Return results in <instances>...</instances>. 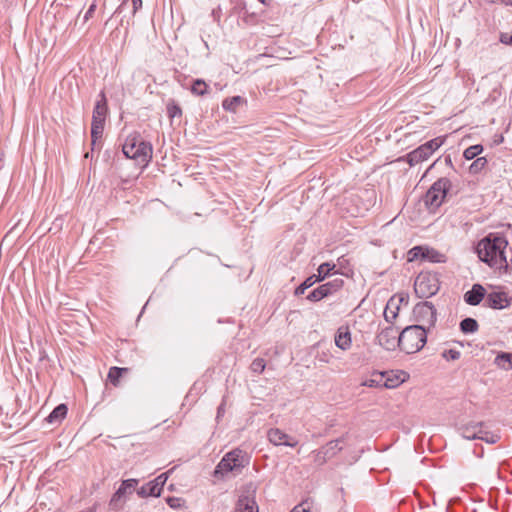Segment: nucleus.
Returning <instances> with one entry per match:
<instances>
[{"label": "nucleus", "instance_id": "nucleus-1", "mask_svg": "<svg viewBox=\"0 0 512 512\" xmlns=\"http://www.w3.org/2000/svg\"><path fill=\"white\" fill-rule=\"evenodd\" d=\"M507 246L508 241L504 236L490 233L478 242L476 252L482 262L501 273H507L509 270L505 256Z\"/></svg>", "mask_w": 512, "mask_h": 512}, {"label": "nucleus", "instance_id": "nucleus-2", "mask_svg": "<svg viewBox=\"0 0 512 512\" xmlns=\"http://www.w3.org/2000/svg\"><path fill=\"white\" fill-rule=\"evenodd\" d=\"M122 151L127 158L145 167L152 159L153 148L151 143L144 141L139 133H133L127 136Z\"/></svg>", "mask_w": 512, "mask_h": 512}, {"label": "nucleus", "instance_id": "nucleus-3", "mask_svg": "<svg viewBox=\"0 0 512 512\" xmlns=\"http://www.w3.org/2000/svg\"><path fill=\"white\" fill-rule=\"evenodd\" d=\"M400 349L407 354L420 351L427 342V331L422 325H411L399 334Z\"/></svg>", "mask_w": 512, "mask_h": 512}, {"label": "nucleus", "instance_id": "nucleus-4", "mask_svg": "<svg viewBox=\"0 0 512 512\" xmlns=\"http://www.w3.org/2000/svg\"><path fill=\"white\" fill-rule=\"evenodd\" d=\"M247 465H249L248 454L236 448L223 456L214 470V476L220 478L229 472H240Z\"/></svg>", "mask_w": 512, "mask_h": 512}, {"label": "nucleus", "instance_id": "nucleus-5", "mask_svg": "<svg viewBox=\"0 0 512 512\" xmlns=\"http://www.w3.org/2000/svg\"><path fill=\"white\" fill-rule=\"evenodd\" d=\"M457 192V190L453 191L452 182L449 178H439L426 192L424 197L425 205L431 210L437 209L441 206L447 195L457 194Z\"/></svg>", "mask_w": 512, "mask_h": 512}, {"label": "nucleus", "instance_id": "nucleus-6", "mask_svg": "<svg viewBox=\"0 0 512 512\" xmlns=\"http://www.w3.org/2000/svg\"><path fill=\"white\" fill-rule=\"evenodd\" d=\"M445 137H436L420 145L413 151L405 155V160L410 166H415L427 160L436 150H438L444 143Z\"/></svg>", "mask_w": 512, "mask_h": 512}, {"label": "nucleus", "instance_id": "nucleus-7", "mask_svg": "<svg viewBox=\"0 0 512 512\" xmlns=\"http://www.w3.org/2000/svg\"><path fill=\"white\" fill-rule=\"evenodd\" d=\"M484 427V422L471 421L469 423L462 425L459 428V431L461 435L468 440L480 439L487 443H496L499 439V436L484 430Z\"/></svg>", "mask_w": 512, "mask_h": 512}, {"label": "nucleus", "instance_id": "nucleus-8", "mask_svg": "<svg viewBox=\"0 0 512 512\" xmlns=\"http://www.w3.org/2000/svg\"><path fill=\"white\" fill-rule=\"evenodd\" d=\"M414 290L419 298H429L439 290V281L435 274L420 273L414 282Z\"/></svg>", "mask_w": 512, "mask_h": 512}, {"label": "nucleus", "instance_id": "nucleus-9", "mask_svg": "<svg viewBox=\"0 0 512 512\" xmlns=\"http://www.w3.org/2000/svg\"><path fill=\"white\" fill-rule=\"evenodd\" d=\"M137 485V479L123 480L120 487L112 495L109 501V508L113 511L121 510L126 502L127 497L134 492Z\"/></svg>", "mask_w": 512, "mask_h": 512}, {"label": "nucleus", "instance_id": "nucleus-10", "mask_svg": "<svg viewBox=\"0 0 512 512\" xmlns=\"http://www.w3.org/2000/svg\"><path fill=\"white\" fill-rule=\"evenodd\" d=\"M344 438H339L336 440L329 441L327 444L319 448L318 450H314L312 452L314 456V463L318 466L324 465L329 459L336 456L341 450Z\"/></svg>", "mask_w": 512, "mask_h": 512}, {"label": "nucleus", "instance_id": "nucleus-11", "mask_svg": "<svg viewBox=\"0 0 512 512\" xmlns=\"http://www.w3.org/2000/svg\"><path fill=\"white\" fill-rule=\"evenodd\" d=\"M343 285H344V280L342 278H335L331 281H328V282L318 286L316 289L311 291L307 295V299L312 302L320 301L330 295L335 294L339 290H341Z\"/></svg>", "mask_w": 512, "mask_h": 512}, {"label": "nucleus", "instance_id": "nucleus-12", "mask_svg": "<svg viewBox=\"0 0 512 512\" xmlns=\"http://www.w3.org/2000/svg\"><path fill=\"white\" fill-rule=\"evenodd\" d=\"M399 334L396 327L389 325L378 333L376 340L385 350L393 351L396 347L400 348Z\"/></svg>", "mask_w": 512, "mask_h": 512}, {"label": "nucleus", "instance_id": "nucleus-13", "mask_svg": "<svg viewBox=\"0 0 512 512\" xmlns=\"http://www.w3.org/2000/svg\"><path fill=\"white\" fill-rule=\"evenodd\" d=\"M417 321L434 326L436 322V309L431 302L425 301L418 303L413 309Z\"/></svg>", "mask_w": 512, "mask_h": 512}, {"label": "nucleus", "instance_id": "nucleus-14", "mask_svg": "<svg viewBox=\"0 0 512 512\" xmlns=\"http://www.w3.org/2000/svg\"><path fill=\"white\" fill-rule=\"evenodd\" d=\"M267 437L268 440L276 446L295 447L298 444V441L294 437H291L279 428H271L267 433Z\"/></svg>", "mask_w": 512, "mask_h": 512}, {"label": "nucleus", "instance_id": "nucleus-15", "mask_svg": "<svg viewBox=\"0 0 512 512\" xmlns=\"http://www.w3.org/2000/svg\"><path fill=\"white\" fill-rule=\"evenodd\" d=\"M511 300L506 292H491L485 298V306L492 309H504L511 305Z\"/></svg>", "mask_w": 512, "mask_h": 512}, {"label": "nucleus", "instance_id": "nucleus-16", "mask_svg": "<svg viewBox=\"0 0 512 512\" xmlns=\"http://www.w3.org/2000/svg\"><path fill=\"white\" fill-rule=\"evenodd\" d=\"M485 294L486 290L481 284H474L472 288L464 294V301L471 306H476L481 303Z\"/></svg>", "mask_w": 512, "mask_h": 512}, {"label": "nucleus", "instance_id": "nucleus-17", "mask_svg": "<svg viewBox=\"0 0 512 512\" xmlns=\"http://www.w3.org/2000/svg\"><path fill=\"white\" fill-rule=\"evenodd\" d=\"M234 512H259L258 505L256 503L254 496H239Z\"/></svg>", "mask_w": 512, "mask_h": 512}, {"label": "nucleus", "instance_id": "nucleus-18", "mask_svg": "<svg viewBox=\"0 0 512 512\" xmlns=\"http://www.w3.org/2000/svg\"><path fill=\"white\" fill-rule=\"evenodd\" d=\"M99 97L100 99L96 102L95 107L93 109L92 121H99L101 123H105L106 115L108 112L107 100L104 92H101Z\"/></svg>", "mask_w": 512, "mask_h": 512}, {"label": "nucleus", "instance_id": "nucleus-19", "mask_svg": "<svg viewBox=\"0 0 512 512\" xmlns=\"http://www.w3.org/2000/svg\"><path fill=\"white\" fill-rule=\"evenodd\" d=\"M335 344L341 350H347L351 346V333L347 326L338 328L335 335Z\"/></svg>", "mask_w": 512, "mask_h": 512}, {"label": "nucleus", "instance_id": "nucleus-20", "mask_svg": "<svg viewBox=\"0 0 512 512\" xmlns=\"http://www.w3.org/2000/svg\"><path fill=\"white\" fill-rule=\"evenodd\" d=\"M336 273V265L331 262H325L318 267L317 274H314L313 276L317 282H321L328 276L334 275Z\"/></svg>", "mask_w": 512, "mask_h": 512}, {"label": "nucleus", "instance_id": "nucleus-21", "mask_svg": "<svg viewBox=\"0 0 512 512\" xmlns=\"http://www.w3.org/2000/svg\"><path fill=\"white\" fill-rule=\"evenodd\" d=\"M105 123H101L99 121H92L91 123V146L92 151L95 147L100 143V140L103 135Z\"/></svg>", "mask_w": 512, "mask_h": 512}, {"label": "nucleus", "instance_id": "nucleus-22", "mask_svg": "<svg viewBox=\"0 0 512 512\" xmlns=\"http://www.w3.org/2000/svg\"><path fill=\"white\" fill-rule=\"evenodd\" d=\"M246 103V100L241 96H233L230 98H225L222 102V107L225 111H229L232 113L237 112L238 108Z\"/></svg>", "mask_w": 512, "mask_h": 512}, {"label": "nucleus", "instance_id": "nucleus-23", "mask_svg": "<svg viewBox=\"0 0 512 512\" xmlns=\"http://www.w3.org/2000/svg\"><path fill=\"white\" fill-rule=\"evenodd\" d=\"M137 494L139 497L146 498L149 496L158 497L160 496L161 492L157 487V483L149 481L148 483L144 484L137 490Z\"/></svg>", "mask_w": 512, "mask_h": 512}, {"label": "nucleus", "instance_id": "nucleus-24", "mask_svg": "<svg viewBox=\"0 0 512 512\" xmlns=\"http://www.w3.org/2000/svg\"><path fill=\"white\" fill-rule=\"evenodd\" d=\"M68 408L65 404H59L53 409V411L47 416L46 421L49 423L60 422L67 414Z\"/></svg>", "mask_w": 512, "mask_h": 512}, {"label": "nucleus", "instance_id": "nucleus-25", "mask_svg": "<svg viewBox=\"0 0 512 512\" xmlns=\"http://www.w3.org/2000/svg\"><path fill=\"white\" fill-rule=\"evenodd\" d=\"M423 260L431 263H444L446 261V257L434 248L425 247Z\"/></svg>", "mask_w": 512, "mask_h": 512}, {"label": "nucleus", "instance_id": "nucleus-26", "mask_svg": "<svg viewBox=\"0 0 512 512\" xmlns=\"http://www.w3.org/2000/svg\"><path fill=\"white\" fill-rule=\"evenodd\" d=\"M398 310H399L398 305L396 304L395 300L393 298H391L387 302L385 310H384V318H385V320L388 323L392 324L393 321L398 316Z\"/></svg>", "mask_w": 512, "mask_h": 512}, {"label": "nucleus", "instance_id": "nucleus-27", "mask_svg": "<svg viewBox=\"0 0 512 512\" xmlns=\"http://www.w3.org/2000/svg\"><path fill=\"white\" fill-rule=\"evenodd\" d=\"M478 328V322L474 318L467 317L460 322V330L464 334L475 333Z\"/></svg>", "mask_w": 512, "mask_h": 512}, {"label": "nucleus", "instance_id": "nucleus-28", "mask_svg": "<svg viewBox=\"0 0 512 512\" xmlns=\"http://www.w3.org/2000/svg\"><path fill=\"white\" fill-rule=\"evenodd\" d=\"M496 364L505 369H512V353H500L497 355L495 359Z\"/></svg>", "mask_w": 512, "mask_h": 512}, {"label": "nucleus", "instance_id": "nucleus-29", "mask_svg": "<svg viewBox=\"0 0 512 512\" xmlns=\"http://www.w3.org/2000/svg\"><path fill=\"white\" fill-rule=\"evenodd\" d=\"M191 92L197 96H204L208 93V85L204 80L196 79L191 86Z\"/></svg>", "mask_w": 512, "mask_h": 512}, {"label": "nucleus", "instance_id": "nucleus-30", "mask_svg": "<svg viewBox=\"0 0 512 512\" xmlns=\"http://www.w3.org/2000/svg\"><path fill=\"white\" fill-rule=\"evenodd\" d=\"M128 371L127 368H119V367H111L108 372V380L114 385L117 386L119 383V379L123 373Z\"/></svg>", "mask_w": 512, "mask_h": 512}, {"label": "nucleus", "instance_id": "nucleus-31", "mask_svg": "<svg viewBox=\"0 0 512 512\" xmlns=\"http://www.w3.org/2000/svg\"><path fill=\"white\" fill-rule=\"evenodd\" d=\"M166 110L170 119L182 116V109L174 100H169L166 106Z\"/></svg>", "mask_w": 512, "mask_h": 512}, {"label": "nucleus", "instance_id": "nucleus-32", "mask_svg": "<svg viewBox=\"0 0 512 512\" xmlns=\"http://www.w3.org/2000/svg\"><path fill=\"white\" fill-rule=\"evenodd\" d=\"M483 151V147L479 144L472 145L464 150L463 156L467 160H472Z\"/></svg>", "mask_w": 512, "mask_h": 512}, {"label": "nucleus", "instance_id": "nucleus-33", "mask_svg": "<svg viewBox=\"0 0 512 512\" xmlns=\"http://www.w3.org/2000/svg\"><path fill=\"white\" fill-rule=\"evenodd\" d=\"M315 283H317L316 279L314 278V276H309L302 284H300L296 289H295V295L299 296V295H302L305 293V291L310 288L311 286H313Z\"/></svg>", "mask_w": 512, "mask_h": 512}, {"label": "nucleus", "instance_id": "nucleus-34", "mask_svg": "<svg viewBox=\"0 0 512 512\" xmlns=\"http://www.w3.org/2000/svg\"><path fill=\"white\" fill-rule=\"evenodd\" d=\"M425 247L422 246H415L413 247L409 252V261H414L417 259H422L424 257Z\"/></svg>", "mask_w": 512, "mask_h": 512}, {"label": "nucleus", "instance_id": "nucleus-35", "mask_svg": "<svg viewBox=\"0 0 512 512\" xmlns=\"http://www.w3.org/2000/svg\"><path fill=\"white\" fill-rule=\"evenodd\" d=\"M265 366H266V363L263 358H255L252 361L250 368H251L252 372L260 374L264 371Z\"/></svg>", "mask_w": 512, "mask_h": 512}, {"label": "nucleus", "instance_id": "nucleus-36", "mask_svg": "<svg viewBox=\"0 0 512 512\" xmlns=\"http://www.w3.org/2000/svg\"><path fill=\"white\" fill-rule=\"evenodd\" d=\"M487 164V160L484 157H478L471 165H470V172L471 173H478L480 172L484 166Z\"/></svg>", "mask_w": 512, "mask_h": 512}, {"label": "nucleus", "instance_id": "nucleus-37", "mask_svg": "<svg viewBox=\"0 0 512 512\" xmlns=\"http://www.w3.org/2000/svg\"><path fill=\"white\" fill-rule=\"evenodd\" d=\"M313 503L309 500H304L300 504L296 505L291 512H312Z\"/></svg>", "mask_w": 512, "mask_h": 512}, {"label": "nucleus", "instance_id": "nucleus-38", "mask_svg": "<svg viewBox=\"0 0 512 512\" xmlns=\"http://www.w3.org/2000/svg\"><path fill=\"white\" fill-rule=\"evenodd\" d=\"M403 381L404 378H401L400 375H395L394 377H387L384 386L387 388H395L399 386Z\"/></svg>", "mask_w": 512, "mask_h": 512}, {"label": "nucleus", "instance_id": "nucleus-39", "mask_svg": "<svg viewBox=\"0 0 512 512\" xmlns=\"http://www.w3.org/2000/svg\"><path fill=\"white\" fill-rule=\"evenodd\" d=\"M460 352L458 350L449 349L442 353L443 358L447 360H458L460 358Z\"/></svg>", "mask_w": 512, "mask_h": 512}, {"label": "nucleus", "instance_id": "nucleus-40", "mask_svg": "<svg viewBox=\"0 0 512 512\" xmlns=\"http://www.w3.org/2000/svg\"><path fill=\"white\" fill-rule=\"evenodd\" d=\"M167 504L169 507L173 509H177L183 505V500L179 497H168L166 499Z\"/></svg>", "mask_w": 512, "mask_h": 512}, {"label": "nucleus", "instance_id": "nucleus-41", "mask_svg": "<svg viewBox=\"0 0 512 512\" xmlns=\"http://www.w3.org/2000/svg\"><path fill=\"white\" fill-rule=\"evenodd\" d=\"M499 41L508 46H512V33L502 32L499 35Z\"/></svg>", "mask_w": 512, "mask_h": 512}, {"label": "nucleus", "instance_id": "nucleus-42", "mask_svg": "<svg viewBox=\"0 0 512 512\" xmlns=\"http://www.w3.org/2000/svg\"><path fill=\"white\" fill-rule=\"evenodd\" d=\"M167 478H168L167 474L163 473V474L159 475L158 477H156L154 480H152L154 483H157V487L159 488L160 492L162 491L163 486L167 481Z\"/></svg>", "mask_w": 512, "mask_h": 512}, {"label": "nucleus", "instance_id": "nucleus-43", "mask_svg": "<svg viewBox=\"0 0 512 512\" xmlns=\"http://www.w3.org/2000/svg\"><path fill=\"white\" fill-rule=\"evenodd\" d=\"M97 7V0H93L91 5L89 6L88 10L86 11L84 15V21H88L94 14Z\"/></svg>", "mask_w": 512, "mask_h": 512}, {"label": "nucleus", "instance_id": "nucleus-44", "mask_svg": "<svg viewBox=\"0 0 512 512\" xmlns=\"http://www.w3.org/2000/svg\"><path fill=\"white\" fill-rule=\"evenodd\" d=\"M133 14L142 7V0H132Z\"/></svg>", "mask_w": 512, "mask_h": 512}, {"label": "nucleus", "instance_id": "nucleus-45", "mask_svg": "<svg viewBox=\"0 0 512 512\" xmlns=\"http://www.w3.org/2000/svg\"><path fill=\"white\" fill-rule=\"evenodd\" d=\"M225 413V402L223 401L217 408V419L223 416Z\"/></svg>", "mask_w": 512, "mask_h": 512}, {"label": "nucleus", "instance_id": "nucleus-46", "mask_svg": "<svg viewBox=\"0 0 512 512\" xmlns=\"http://www.w3.org/2000/svg\"><path fill=\"white\" fill-rule=\"evenodd\" d=\"M376 384H377V383H376V381H375V380H373V379L367 380V381H365V383H364V385H365V386H368V387H374V386H376Z\"/></svg>", "mask_w": 512, "mask_h": 512}, {"label": "nucleus", "instance_id": "nucleus-47", "mask_svg": "<svg viewBox=\"0 0 512 512\" xmlns=\"http://www.w3.org/2000/svg\"><path fill=\"white\" fill-rule=\"evenodd\" d=\"M501 4L506 6H512V0H500Z\"/></svg>", "mask_w": 512, "mask_h": 512}, {"label": "nucleus", "instance_id": "nucleus-48", "mask_svg": "<svg viewBox=\"0 0 512 512\" xmlns=\"http://www.w3.org/2000/svg\"><path fill=\"white\" fill-rule=\"evenodd\" d=\"M261 3L265 4L266 0H259Z\"/></svg>", "mask_w": 512, "mask_h": 512}]
</instances>
